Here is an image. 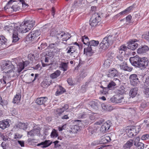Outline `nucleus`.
Listing matches in <instances>:
<instances>
[{
  "mask_svg": "<svg viewBox=\"0 0 149 149\" xmlns=\"http://www.w3.org/2000/svg\"><path fill=\"white\" fill-rule=\"evenodd\" d=\"M61 73V72L60 71L57 70L54 73L51 74L50 77L52 79L56 78L60 75Z\"/></svg>",
  "mask_w": 149,
  "mask_h": 149,
  "instance_id": "36",
  "label": "nucleus"
},
{
  "mask_svg": "<svg viewBox=\"0 0 149 149\" xmlns=\"http://www.w3.org/2000/svg\"><path fill=\"white\" fill-rule=\"evenodd\" d=\"M102 147H106V149H111L113 147V146L112 145H108L105 146H102Z\"/></svg>",
  "mask_w": 149,
  "mask_h": 149,
  "instance_id": "57",
  "label": "nucleus"
},
{
  "mask_svg": "<svg viewBox=\"0 0 149 149\" xmlns=\"http://www.w3.org/2000/svg\"><path fill=\"white\" fill-rule=\"evenodd\" d=\"M111 63V61L109 59H107L104 61V64L106 67H108L110 66Z\"/></svg>",
  "mask_w": 149,
  "mask_h": 149,
  "instance_id": "47",
  "label": "nucleus"
},
{
  "mask_svg": "<svg viewBox=\"0 0 149 149\" xmlns=\"http://www.w3.org/2000/svg\"><path fill=\"white\" fill-rule=\"evenodd\" d=\"M39 44H40V46L38 47V49H39L42 50L44 49L47 46V43H46L40 42Z\"/></svg>",
  "mask_w": 149,
  "mask_h": 149,
  "instance_id": "45",
  "label": "nucleus"
},
{
  "mask_svg": "<svg viewBox=\"0 0 149 149\" xmlns=\"http://www.w3.org/2000/svg\"><path fill=\"white\" fill-rule=\"evenodd\" d=\"M11 8L14 11H19L22 9V5L20 3H16L13 4L11 7Z\"/></svg>",
  "mask_w": 149,
  "mask_h": 149,
  "instance_id": "22",
  "label": "nucleus"
},
{
  "mask_svg": "<svg viewBox=\"0 0 149 149\" xmlns=\"http://www.w3.org/2000/svg\"><path fill=\"white\" fill-rule=\"evenodd\" d=\"M9 125L8 122L6 120L0 121V128L2 129L3 130L8 127Z\"/></svg>",
  "mask_w": 149,
  "mask_h": 149,
  "instance_id": "24",
  "label": "nucleus"
},
{
  "mask_svg": "<svg viewBox=\"0 0 149 149\" xmlns=\"http://www.w3.org/2000/svg\"><path fill=\"white\" fill-rule=\"evenodd\" d=\"M120 68L124 70L130 72L132 70V68H130L128 67L126 62H124L120 65Z\"/></svg>",
  "mask_w": 149,
  "mask_h": 149,
  "instance_id": "26",
  "label": "nucleus"
},
{
  "mask_svg": "<svg viewBox=\"0 0 149 149\" xmlns=\"http://www.w3.org/2000/svg\"><path fill=\"white\" fill-rule=\"evenodd\" d=\"M15 2V1H13V0H10L9 1L7 4L6 6L5 7H4V8L5 10H6L7 9H8L9 8H10V5H11L13 2Z\"/></svg>",
  "mask_w": 149,
  "mask_h": 149,
  "instance_id": "43",
  "label": "nucleus"
},
{
  "mask_svg": "<svg viewBox=\"0 0 149 149\" xmlns=\"http://www.w3.org/2000/svg\"><path fill=\"white\" fill-rule=\"evenodd\" d=\"M139 149H143L144 147V144L141 142L138 143L135 145Z\"/></svg>",
  "mask_w": 149,
  "mask_h": 149,
  "instance_id": "44",
  "label": "nucleus"
},
{
  "mask_svg": "<svg viewBox=\"0 0 149 149\" xmlns=\"http://www.w3.org/2000/svg\"><path fill=\"white\" fill-rule=\"evenodd\" d=\"M1 67L2 70L5 71V72H13V76H16L13 75V74L15 73V72H14V70L15 71L14 69H18V68H14V65L10 62L9 61H4L1 65Z\"/></svg>",
  "mask_w": 149,
  "mask_h": 149,
  "instance_id": "3",
  "label": "nucleus"
},
{
  "mask_svg": "<svg viewBox=\"0 0 149 149\" xmlns=\"http://www.w3.org/2000/svg\"><path fill=\"white\" fill-rule=\"evenodd\" d=\"M129 79L130 84L133 86H136L139 81L138 76L135 74L130 75Z\"/></svg>",
  "mask_w": 149,
  "mask_h": 149,
  "instance_id": "12",
  "label": "nucleus"
},
{
  "mask_svg": "<svg viewBox=\"0 0 149 149\" xmlns=\"http://www.w3.org/2000/svg\"><path fill=\"white\" fill-rule=\"evenodd\" d=\"M111 126L110 122L107 121L104 123L100 128V133L102 134L107 132Z\"/></svg>",
  "mask_w": 149,
  "mask_h": 149,
  "instance_id": "13",
  "label": "nucleus"
},
{
  "mask_svg": "<svg viewBox=\"0 0 149 149\" xmlns=\"http://www.w3.org/2000/svg\"><path fill=\"white\" fill-rule=\"evenodd\" d=\"M41 34V32L39 30L32 31L29 33L27 38H28L30 40H36L39 36Z\"/></svg>",
  "mask_w": 149,
  "mask_h": 149,
  "instance_id": "11",
  "label": "nucleus"
},
{
  "mask_svg": "<svg viewBox=\"0 0 149 149\" xmlns=\"http://www.w3.org/2000/svg\"><path fill=\"white\" fill-rule=\"evenodd\" d=\"M112 42L113 38L111 36L105 37L100 44V48L104 50L106 49Z\"/></svg>",
  "mask_w": 149,
  "mask_h": 149,
  "instance_id": "4",
  "label": "nucleus"
},
{
  "mask_svg": "<svg viewBox=\"0 0 149 149\" xmlns=\"http://www.w3.org/2000/svg\"><path fill=\"white\" fill-rule=\"evenodd\" d=\"M132 19V16L130 15H128L126 17V21L130 22Z\"/></svg>",
  "mask_w": 149,
  "mask_h": 149,
  "instance_id": "60",
  "label": "nucleus"
},
{
  "mask_svg": "<svg viewBox=\"0 0 149 149\" xmlns=\"http://www.w3.org/2000/svg\"><path fill=\"white\" fill-rule=\"evenodd\" d=\"M119 81V80L117 78H115L113 80V81H111L108 85L107 88H105L102 86L101 87V88H103V91L104 90V91L105 92V93H107L108 88L110 90L112 89L116 85V83L114 82V81Z\"/></svg>",
  "mask_w": 149,
  "mask_h": 149,
  "instance_id": "15",
  "label": "nucleus"
},
{
  "mask_svg": "<svg viewBox=\"0 0 149 149\" xmlns=\"http://www.w3.org/2000/svg\"><path fill=\"white\" fill-rule=\"evenodd\" d=\"M116 104L121 103L124 104L125 103V100L123 97L120 98L118 97H117Z\"/></svg>",
  "mask_w": 149,
  "mask_h": 149,
  "instance_id": "41",
  "label": "nucleus"
},
{
  "mask_svg": "<svg viewBox=\"0 0 149 149\" xmlns=\"http://www.w3.org/2000/svg\"><path fill=\"white\" fill-rule=\"evenodd\" d=\"M140 141V138L139 137H136L134 140V145L135 146L138 143H140L139 142Z\"/></svg>",
  "mask_w": 149,
  "mask_h": 149,
  "instance_id": "55",
  "label": "nucleus"
},
{
  "mask_svg": "<svg viewBox=\"0 0 149 149\" xmlns=\"http://www.w3.org/2000/svg\"><path fill=\"white\" fill-rule=\"evenodd\" d=\"M40 133V127L38 125H34L33 129L27 132V135L29 137L33 136L39 135Z\"/></svg>",
  "mask_w": 149,
  "mask_h": 149,
  "instance_id": "10",
  "label": "nucleus"
},
{
  "mask_svg": "<svg viewBox=\"0 0 149 149\" xmlns=\"http://www.w3.org/2000/svg\"><path fill=\"white\" fill-rule=\"evenodd\" d=\"M0 82L1 84H0L1 87H3L6 86V84H9L10 82L9 80V78L8 77L6 76H3V78L1 79L0 80Z\"/></svg>",
  "mask_w": 149,
  "mask_h": 149,
  "instance_id": "16",
  "label": "nucleus"
},
{
  "mask_svg": "<svg viewBox=\"0 0 149 149\" xmlns=\"http://www.w3.org/2000/svg\"><path fill=\"white\" fill-rule=\"evenodd\" d=\"M35 21L33 20H25L19 25H14V30L19 33H24L28 32L34 25Z\"/></svg>",
  "mask_w": 149,
  "mask_h": 149,
  "instance_id": "1",
  "label": "nucleus"
},
{
  "mask_svg": "<svg viewBox=\"0 0 149 149\" xmlns=\"http://www.w3.org/2000/svg\"><path fill=\"white\" fill-rule=\"evenodd\" d=\"M79 130V126L77 125H74L71 127V129L69 130V131L70 133H76Z\"/></svg>",
  "mask_w": 149,
  "mask_h": 149,
  "instance_id": "34",
  "label": "nucleus"
},
{
  "mask_svg": "<svg viewBox=\"0 0 149 149\" xmlns=\"http://www.w3.org/2000/svg\"><path fill=\"white\" fill-rule=\"evenodd\" d=\"M69 108L68 104H65L62 108H58L56 109V113L57 114H59L62 113L68 109Z\"/></svg>",
  "mask_w": 149,
  "mask_h": 149,
  "instance_id": "25",
  "label": "nucleus"
},
{
  "mask_svg": "<svg viewBox=\"0 0 149 149\" xmlns=\"http://www.w3.org/2000/svg\"><path fill=\"white\" fill-rule=\"evenodd\" d=\"M119 91L120 92V93L121 94L125 93L126 92L124 87H121L119 89Z\"/></svg>",
  "mask_w": 149,
  "mask_h": 149,
  "instance_id": "52",
  "label": "nucleus"
},
{
  "mask_svg": "<svg viewBox=\"0 0 149 149\" xmlns=\"http://www.w3.org/2000/svg\"><path fill=\"white\" fill-rule=\"evenodd\" d=\"M147 105L146 103L145 102H142L141 104V107L142 108L146 107Z\"/></svg>",
  "mask_w": 149,
  "mask_h": 149,
  "instance_id": "61",
  "label": "nucleus"
},
{
  "mask_svg": "<svg viewBox=\"0 0 149 149\" xmlns=\"http://www.w3.org/2000/svg\"><path fill=\"white\" fill-rule=\"evenodd\" d=\"M137 41V40L135 39L130 40L128 42V48L133 50L135 49L138 46V44L136 43Z\"/></svg>",
  "mask_w": 149,
  "mask_h": 149,
  "instance_id": "14",
  "label": "nucleus"
},
{
  "mask_svg": "<svg viewBox=\"0 0 149 149\" xmlns=\"http://www.w3.org/2000/svg\"><path fill=\"white\" fill-rule=\"evenodd\" d=\"M7 104L8 102L6 101L2 100V97L0 95V104L3 106L6 105Z\"/></svg>",
  "mask_w": 149,
  "mask_h": 149,
  "instance_id": "48",
  "label": "nucleus"
},
{
  "mask_svg": "<svg viewBox=\"0 0 149 149\" xmlns=\"http://www.w3.org/2000/svg\"><path fill=\"white\" fill-rule=\"evenodd\" d=\"M134 143L133 140L130 139L127 141L123 146L124 149H130Z\"/></svg>",
  "mask_w": 149,
  "mask_h": 149,
  "instance_id": "23",
  "label": "nucleus"
},
{
  "mask_svg": "<svg viewBox=\"0 0 149 149\" xmlns=\"http://www.w3.org/2000/svg\"><path fill=\"white\" fill-rule=\"evenodd\" d=\"M13 26L12 25L6 26L4 27V30L10 33L13 32V31H14V29H13Z\"/></svg>",
  "mask_w": 149,
  "mask_h": 149,
  "instance_id": "40",
  "label": "nucleus"
},
{
  "mask_svg": "<svg viewBox=\"0 0 149 149\" xmlns=\"http://www.w3.org/2000/svg\"><path fill=\"white\" fill-rule=\"evenodd\" d=\"M148 50V47L147 46L144 45L139 47L137 50V52L138 54H142L146 52Z\"/></svg>",
  "mask_w": 149,
  "mask_h": 149,
  "instance_id": "20",
  "label": "nucleus"
},
{
  "mask_svg": "<svg viewBox=\"0 0 149 149\" xmlns=\"http://www.w3.org/2000/svg\"><path fill=\"white\" fill-rule=\"evenodd\" d=\"M93 18L92 17H91L90 19L89 20V23L90 25L92 27L93 26Z\"/></svg>",
  "mask_w": 149,
  "mask_h": 149,
  "instance_id": "63",
  "label": "nucleus"
},
{
  "mask_svg": "<svg viewBox=\"0 0 149 149\" xmlns=\"http://www.w3.org/2000/svg\"><path fill=\"white\" fill-rule=\"evenodd\" d=\"M149 139V135L148 134H146L143 135L141 137V139L143 140H146Z\"/></svg>",
  "mask_w": 149,
  "mask_h": 149,
  "instance_id": "51",
  "label": "nucleus"
},
{
  "mask_svg": "<svg viewBox=\"0 0 149 149\" xmlns=\"http://www.w3.org/2000/svg\"><path fill=\"white\" fill-rule=\"evenodd\" d=\"M140 130L139 126H132L127 127L126 132L130 137L136 135Z\"/></svg>",
  "mask_w": 149,
  "mask_h": 149,
  "instance_id": "5",
  "label": "nucleus"
},
{
  "mask_svg": "<svg viewBox=\"0 0 149 149\" xmlns=\"http://www.w3.org/2000/svg\"><path fill=\"white\" fill-rule=\"evenodd\" d=\"M29 64V62L27 61L19 63L18 65V69H15V71L14 70L15 73L13 75L19 76L20 74V72L24 68L27 66Z\"/></svg>",
  "mask_w": 149,
  "mask_h": 149,
  "instance_id": "7",
  "label": "nucleus"
},
{
  "mask_svg": "<svg viewBox=\"0 0 149 149\" xmlns=\"http://www.w3.org/2000/svg\"><path fill=\"white\" fill-rule=\"evenodd\" d=\"M23 1V0H20V2H22V3H21L22 7H23V8H25L27 6V4Z\"/></svg>",
  "mask_w": 149,
  "mask_h": 149,
  "instance_id": "59",
  "label": "nucleus"
},
{
  "mask_svg": "<svg viewBox=\"0 0 149 149\" xmlns=\"http://www.w3.org/2000/svg\"><path fill=\"white\" fill-rule=\"evenodd\" d=\"M145 83L147 85L149 86V77L146 78Z\"/></svg>",
  "mask_w": 149,
  "mask_h": 149,
  "instance_id": "64",
  "label": "nucleus"
},
{
  "mask_svg": "<svg viewBox=\"0 0 149 149\" xmlns=\"http://www.w3.org/2000/svg\"><path fill=\"white\" fill-rule=\"evenodd\" d=\"M119 49L120 51L122 50L125 51L127 50V47L125 45H123L120 46Z\"/></svg>",
  "mask_w": 149,
  "mask_h": 149,
  "instance_id": "54",
  "label": "nucleus"
},
{
  "mask_svg": "<svg viewBox=\"0 0 149 149\" xmlns=\"http://www.w3.org/2000/svg\"><path fill=\"white\" fill-rule=\"evenodd\" d=\"M104 122V120H101L97 121L94 124V131L95 130H97L98 129L99 126V125H101Z\"/></svg>",
  "mask_w": 149,
  "mask_h": 149,
  "instance_id": "30",
  "label": "nucleus"
},
{
  "mask_svg": "<svg viewBox=\"0 0 149 149\" xmlns=\"http://www.w3.org/2000/svg\"><path fill=\"white\" fill-rule=\"evenodd\" d=\"M22 136V135H21L18 133H16L15 134L14 138L15 139H19L21 138Z\"/></svg>",
  "mask_w": 149,
  "mask_h": 149,
  "instance_id": "56",
  "label": "nucleus"
},
{
  "mask_svg": "<svg viewBox=\"0 0 149 149\" xmlns=\"http://www.w3.org/2000/svg\"><path fill=\"white\" fill-rule=\"evenodd\" d=\"M104 135L102 136L100 138V141H97V143L95 142V143H94V145H96L98 144H102L103 143H107V141L106 140L105 138Z\"/></svg>",
  "mask_w": 149,
  "mask_h": 149,
  "instance_id": "29",
  "label": "nucleus"
},
{
  "mask_svg": "<svg viewBox=\"0 0 149 149\" xmlns=\"http://www.w3.org/2000/svg\"><path fill=\"white\" fill-rule=\"evenodd\" d=\"M105 138H106V140L107 141V143L109 142L111 140V139L110 136L109 134H107L104 135Z\"/></svg>",
  "mask_w": 149,
  "mask_h": 149,
  "instance_id": "53",
  "label": "nucleus"
},
{
  "mask_svg": "<svg viewBox=\"0 0 149 149\" xmlns=\"http://www.w3.org/2000/svg\"><path fill=\"white\" fill-rule=\"evenodd\" d=\"M117 71L114 68L110 70L108 72L107 75L108 77H112L116 76L117 74Z\"/></svg>",
  "mask_w": 149,
  "mask_h": 149,
  "instance_id": "19",
  "label": "nucleus"
},
{
  "mask_svg": "<svg viewBox=\"0 0 149 149\" xmlns=\"http://www.w3.org/2000/svg\"><path fill=\"white\" fill-rule=\"evenodd\" d=\"M65 91V90L63 87L60 86H58L57 90L56 93V96H58L63 94Z\"/></svg>",
  "mask_w": 149,
  "mask_h": 149,
  "instance_id": "28",
  "label": "nucleus"
},
{
  "mask_svg": "<svg viewBox=\"0 0 149 149\" xmlns=\"http://www.w3.org/2000/svg\"><path fill=\"white\" fill-rule=\"evenodd\" d=\"M51 82L48 79L44 80L41 83V86L43 88H46L50 85Z\"/></svg>",
  "mask_w": 149,
  "mask_h": 149,
  "instance_id": "33",
  "label": "nucleus"
},
{
  "mask_svg": "<svg viewBox=\"0 0 149 149\" xmlns=\"http://www.w3.org/2000/svg\"><path fill=\"white\" fill-rule=\"evenodd\" d=\"M21 96L19 94H17L14 97L13 102L14 103H19L21 99Z\"/></svg>",
  "mask_w": 149,
  "mask_h": 149,
  "instance_id": "35",
  "label": "nucleus"
},
{
  "mask_svg": "<svg viewBox=\"0 0 149 149\" xmlns=\"http://www.w3.org/2000/svg\"><path fill=\"white\" fill-rule=\"evenodd\" d=\"M138 91V89L136 87L131 89L129 94L130 97L132 98L135 97Z\"/></svg>",
  "mask_w": 149,
  "mask_h": 149,
  "instance_id": "21",
  "label": "nucleus"
},
{
  "mask_svg": "<svg viewBox=\"0 0 149 149\" xmlns=\"http://www.w3.org/2000/svg\"><path fill=\"white\" fill-rule=\"evenodd\" d=\"M142 37L149 42V31L146 34L143 35Z\"/></svg>",
  "mask_w": 149,
  "mask_h": 149,
  "instance_id": "50",
  "label": "nucleus"
},
{
  "mask_svg": "<svg viewBox=\"0 0 149 149\" xmlns=\"http://www.w3.org/2000/svg\"><path fill=\"white\" fill-rule=\"evenodd\" d=\"M130 61L132 65L141 69L145 68L148 65V61L146 58H141L137 55L130 57Z\"/></svg>",
  "mask_w": 149,
  "mask_h": 149,
  "instance_id": "2",
  "label": "nucleus"
},
{
  "mask_svg": "<svg viewBox=\"0 0 149 149\" xmlns=\"http://www.w3.org/2000/svg\"><path fill=\"white\" fill-rule=\"evenodd\" d=\"M17 127L23 130H25L27 128V125L26 123L20 122L18 123Z\"/></svg>",
  "mask_w": 149,
  "mask_h": 149,
  "instance_id": "38",
  "label": "nucleus"
},
{
  "mask_svg": "<svg viewBox=\"0 0 149 149\" xmlns=\"http://www.w3.org/2000/svg\"><path fill=\"white\" fill-rule=\"evenodd\" d=\"M7 40V39L4 36H0V46H5L6 45Z\"/></svg>",
  "mask_w": 149,
  "mask_h": 149,
  "instance_id": "37",
  "label": "nucleus"
},
{
  "mask_svg": "<svg viewBox=\"0 0 149 149\" xmlns=\"http://www.w3.org/2000/svg\"><path fill=\"white\" fill-rule=\"evenodd\" d=\"M68 62L65 63L62 62L60 64V67L61 69L62 70H63L64 71H66L68 68Z\"/></svg>",
  "mask_w": 149,
  "mask_h": 149,
  "instance_id": "31",
  "label": "nucleus"
},
{
  "mask_svg": "<svg viewBox=\"0 0 149 149\" xmlns=\"http://www.w3.org/2000/svg\"><path fill=\"white\" fill-rule=\"evenodd\" d=\"M117 97H116L115 96H113L112 97H111L110 99V100L111 102L115 104H116Z\"/></svg>",
  "mask_w": 149,
  "mask_h": 149,
  "instance_id": "49",
  "label": "nucleus"
},
{
  "mask_svg": "<svg viewBox=\"0 0 149 149\" xmlns=\"http://www.w3.org/2000/svg\"><path fill=\"white\" fill-rule=\"evenodd\" d=\"M47 100V98L46 97H40L37 99L36 102L39 105L44 104L45 105Z\"/></svg>",
  "mask_w": 149,
  "mask_h": 149,
  "instance_id": "17",
  "label": "nucleus"
},
{
  "mask_svg": "<svg viewBox=\"0 0 149 149\" xmlns=\"http://www.w3.org/2000/svg\"><path fill=\"white\" fill-rule=\"evenodd\" d=\"M51 144V143L49 140H46L44 142H42L38 144L37 145V146H42V148H46L50 146Z\"/></svg>",
  "mask_w": 149,
  "mask_h": 149,
  "instance_id": "27",
  "label": "nucleus"
},
{
  "mask_svg": "<svg viewBox=\"0 0 149 149\" xmlns=\"http://www.w3.org/2000/svg\"><path fill=\"white\" fill-rule=\"evenodd\" d=\"M87 116V115L85 113H83L79 114V115L78 117L79 118H84Z\"/></svg>",
  "mask_w": 149,
  "mask_h": 149,
  "instance_id": "58",
  "label": "nucleus"
},
{
  "mask_svg": "<svg viewBox=\"0 0 149 149\" xmlns=\"http://www.w3.org/2000/svg\"><path fill=\"white\" fill-rule=\"evenodd\" d=\"M56 36L58 39L65 41H66L70 37V35L68 33L63 31L57 32Z\"/></svg>",
  "mask_w": 149,
  "mask_h": 149,
  "instance_id": "9",
  "label": "nucleus"
},
{
  "mask_svg": "<svg viewBox=\"0 0 149 149\" xmlns=\"http://www.w3.org/2000/svg\"><path fill=\"white\" fill-rule=\"evenodd\" d=\"M13 42H16L18 41L19 38L18 36L17 32L14 31L13 36Z\"/></svg>",
  "mask_w": 149,
  "mask_h": 149,
  "instance_id": "39",
  "label": "nucleus"
},
{
  "mask_svg": "<svg viewBox=\"0 0 149 149\" xmlns=\"http://www.w3.org/2000/svg\"><path fill=\"white\" fill-rule=\"evenodd\" d=\"M117 58L120 61H123V56L122 55H118L117 56Z\"/></svg>",
  "mask_w": 149,
  "mask_h": 149,
  "instance_id": "62",
  "label": "nucleus"
},
{
  "mask_svg": "<svg viewBox=\"0 0 149 149\" xmlns=\"http://www.w3.org/2000/svg\"><path fill=\"white\" fill-rule=\"evenodd\" d=\"M102 109L106 111H111L113 110V107L110 105H107L104 104L102 105Z\"/></svg>",
  "mask_w": 149,
  "mask_h": 149,
  "instance_id": "32",
  "label": "nucleus"
},
{
  "mask_svg": "<svg viewBox=\"0 0 149 149\" xmlns=\"http://www.w3.org/2000/svg\"><path fill=\"white\" fill-rule=\"evenodd\" d=\"M144 93L145 94V96L148 97H149V88H145L144 91Z\"/></svg>",
  "mask_w": 149,
  "mask_h": 149,
  "instance_id": "46",
  "label": "nucleus"
},
{
  "mask_svg": "<svg viewBox=\"0 0 149 149\" xmlns=\"http://www.w3.org/2000/svg\"><path fill=\"white\" fill-rule=\"evenodd\" d=\"M50 136L51 138H56L58 136L57 131L54 129L51 133Z\"/></svg>",
  "mask_w": 149,
  "mask_h": 149,
  "instance_id": "42",
  "label": "nucleus"
},
{
  "mask_svg": "<svg viewBox=\"0 0 149 149\" xmlns=\"http://www.w3.org/2000/svg\"><path fill=\"white\" fill-rule=\"evenodd\" d=\"M78 47L75 46H71L68 47L66 49L67 53L69 54L73 58H77L78 56L77 52Z\"/></svg>",
  "mask_w": 149,
  "mask_h": 149,
  "instance_id": "8",
  "label": "nucleus"
},
{
  "mask_svg": "<svg viewBox=\"0 0 149 149\" xmlns=\"http://www.w3.org/2000/svg\"><path fill=\"white\" fill-rule=\"evenodd\" d=\"M94 26L99 25L98 23L101 20V17L99 14L98 13H95L94 14Z\"/></svg>",
  "mask_w": 149,
  "mask_h": 149,
  "instance_id": "18",
  "label": "nucleus"
},
{
  "mask_svg": "<svg viewBox=\"0 0 149 149\" xmlns=\"http://www.w3.org/2000/svg\"><path fill=\"white\" fill-rule=\"evenodd\" d=\"M82 41L84 44L85 45H87L88 43V47L87 48V54L89 56H91L93 54V52H92V46H93V40H92L89 42V39L88 37L84 36L82 37Z\"/></svg>",
  "mask_w": 149,
  "mask_h": 149,
  "instance_id": "6",
  "label": "nucleus"
}]
</instances>
